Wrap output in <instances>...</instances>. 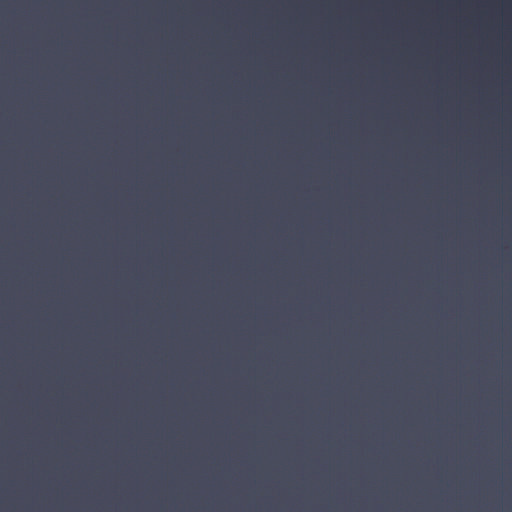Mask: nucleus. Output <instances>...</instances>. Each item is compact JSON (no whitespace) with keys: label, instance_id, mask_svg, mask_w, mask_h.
Here are the masks:
<instances>
[{"label":"nucleus","instance_id":"f257e3e1","mask_svg":"<svg viewBox=\"0 0 512 512\" xmlns=\"http://www.w3.org/2000/svg\"><path fill=\"white\" fill-rule=\"evenodd\" d=\"M134 192H135V193H138L139 191H138V190H135Z\"/></svg>","mask_w":512,"mask_h":512},{"label":"nucleus","instance_id":"f03ea898","mask_svg":"<svg viewBox=\"0 0 512 512\" xmlns=\"http://www.w3.org/2000/svg\"><path fill=\"white\" fill-rule=\"evenodd\" d=\"M305 192H306V193H309L310 191H309V190H306Z\"/></svg>","mask_w":512,"mask_h":512},{"label":"nucleus","instance_id":"7ed1b4c3","mask_svg":"<svg viewBox=\"0 0 512 512\" xmlns=\"http://www.w3.org/2000/svg\"><path fill=\"white\" fill-rule=\"evenodd\" d=\"M457 192H458V193H461L462 191H461V190H458Z\"/></svg>","mask_w":512,"mask_h":512},{"label":"nucleus","instance_id":"20e7f679","mask_svg":"<svg viewBox=\"0 0 512 512\" xmlns=\"http://www.w3.org/2000/svg\"><path fill=\"white\" fill-rule=\"evenodd\" d=\"M500 192H501V193H504L505 191H504V190H501Z\"/></svg>","mask_w":512,"mask_h":512},{"label":"nucleus","instance_id":"39448f33","mask_svg":"<svg viewBox=\"0 0 512 512\" xmlns=\"http://www.w3.org/2000/svg\"><path fill=\"white\" fill-rule=\"evenodd\" d=\"M106 195H107V196H110L111 194H110V193H107Z\"/></svg>","mask_w":512,"mask_h":512},{"label":"nucleus","instance_id":"423d86ee","mask_svg":"<svg viewBox=\"0 0 512 512\" xmlns=\"http://www.w3.org/2000/svg\"><path fill=\"white\" fill-rule=\"evenodd\" d=\"M245 195H246V196H249L250 194H249V193H246Z\"/></svg>","mask_w":512,"mask_h":512},{"label":"nucleus","instance_id":"0eeeda50","mask_svg":"<svg viewBox=\"0 0 512 512\" xmlns=\"http://www.w3.org/2000/svg\"><path fill=\"white\" fill-rule=\"evenodd\" d=\"M281 195H282V196H285L286 194H285V193H282Z\"/></svg>","mask_w":512,"mask_h":512},{"label":"nucleus","instance_id":"6e6552de","mask_svg":"<svg viewBox=\"0 0 512 512\" xmlns=\"http://www.w3.org/2000/svg\"><path fill=\"white\" fill-rule=\"evenodd\" d=\"M359 195H360V196H363L364 194H363V193H360Z\"/></svg>","mask_w":512,"mask_h":512},{"label":"nucleus","instance_id":"1a4fd4ad","mask_svg":"<svg viewBox=\"0 0 512 512\" xmlns=\"http://www.w3.org/2000/svg\"><path fill=\"white\" fill-rule=\"evenodd\" d=\"M398 195H399V196H402L403 194H402V193H399Z\"/></svg>","mask_w":512,"mask_h":512},{"label":"nucleus","instance_id":"9d476101","mask_svg":"<svg viewBox=\"0 0 512 512\" xmlns=\"http://www.w3.org/2000/svg\"><path fill=\"white\" fill-rule=\"evenodd\" d=\"M459 195H460V196H463L464 194H463V193H460Z\"/></svg>","mask_w":512,"mask_h":512}]
</instances>
